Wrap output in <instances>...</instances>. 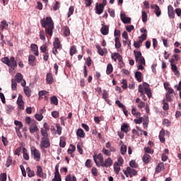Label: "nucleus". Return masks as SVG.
<instances>
[{"instance_id":"47","label":"nucleus","mask_w":181,"mask_h":181,"mask_svg":"<svg viewBox=\"0 0 181 181\" xmlns=\"http://www.w3.org/2000/svg\"><path fill=\"white\" fill-rule=\"evenodd\" d=\"M74 13V6H71L69 8V12H68V18H70L71 15Z\"/></svg>"},{"instance_id":"56","label":"nucleus","mask_w":181,"mask_h":181,"mask_svg":"<svg viewBox=\"0 0 181 181\" xmlns=\"http://www.w3.org/2000/svg\"><path fill=\"white\" fill-rule=\"evenodd\" d=\"M40 39L41 40H46V35L44 30L40 31Z\"/></svg>"},{"instance_id":"61","label":"nucleus","mask_w":181,"mask_h":181,"mask_svg":"<svg viewBox=\"0 0 181 181\" xmlns=\"http://www.w3.org/2000/svg\"><path fill=\"white\" fill-rule=\"evenodd\" d=\"M70 147H71V148L68 149V153H70L71 155V153H73V152H74V151H76V146L71 144Z\"/></svg>"},{"instance_id":"27","label":"nucleus","mask_w":181,"mask_h":181,"mask_svg":"<svg viewBox=\"0 0 181 181\" xmlns=\"http://www.w3.org/2000/svg\"><path fill=\"white\" fill-rule=\"evenodd\" d=\"M159 139L162 144L165 143V129H162L159 134Z\"/></svg>"},{"instance_id":"23","label":"nucleus","mask_w":181,"mask_h":181,"mask_svg":"<svg viewBox=\"0 0 181 181\" xmlns=\"http://www.w3.org/2000/svg\"><path fill=\"white\" fill-rule=\"evenodd\" d=\"M76 136H78V138H86V133H84L83 129H78L76 131Z\"/></svg>"},{"instance_id":"57","label":"nucleus","mask_w":181,"mask_h":181,"mask_svg":"<svg viewBox=\"0 0 181 181\" xmlns=\"http://www.w3.org/2000/svg\"><path fill=\"white\" fill-rule=\"evenodd\" d=\"M102 153L103 155H106V156H110L111 155V151H110V150H107L105 148L102 149Z\"/></svg>"},{"instance_id":"38","label":"nucleus","mask_w":181,"mask_h":181,"mask_svg":"<svg viewBox=\"0 0 181 181\" xmlns=\"http://www.w3.org/2000/svg\"><path fill=\"white\" fill-rule=\"evenodd\" d=\"M26 170L28 177H33V176H35V171L30 170V167L27 168Z\"/></svg>"},{"instance_id":"29","label":"nucleus","mask_w":181,"mask_h":181,"mask_svg":"<svg viewBox=\"0 0 181 181\" xmlns=\"http://www.w3.org/2000/svg\"><path fill=\"white\" fill-rule=\"evenodd\" d=\"M23 157L25 160H29V154H28V149L26 148H23Z\"/></svg>"},{"instance_id":"5","label":"nucleus","mask_w":181,"mask_h":181,"mask_svg":"<svg viewBox=\"0 0 181 181\" xmlns=\"http://www.w3.org/2000/svg\"><path fill=\"white\" fill-rule=\"evenodd\" d=\"M15 81L21 83L22 87H26V81L23 79V76L21 73H17L15 76Z\"/></svg>"},{"instance_id":"54","label":"nucleus","mask_w":181,"mask_h":181,"mask_svg":"<svg viewBox=\"0 0 181 181\" xmlns=\"http://www.w3.org/2000/svg\"><path fill=\"white\" fill-rule=\"evenodd\" d=\"M163 110H164V111H168V110H169V104L165 100H163Z\"/></svg>"},{"instance_id":"62","label":"nucleus","mask_w":181,"mask_h":181,"mask_svg":"<svg viewBox=\"0 0 181 181\" xmlns=\"http://www.w3.org/2000/svg\"><path fill=\"white\" fill-rule=\"evenodd\" d=\"M58 9H60V3L59 1H56L53 6V11H58Z\"/></svg>"},{"instance_id":"7","label":"nucleus","mask_w":181,"mask_h":181,"mask_svg":"<svg viewBox=\"0 0 181 181\" xmlns=\"http://www.w3.org/2000/svg\"><path fill=\"white\" fill-rule=\"evenodd\" d=\"M31 153L33 156V159H35V160H36V162L40 161V151H39V150H37V148H34L33 149H32Z\"/></svg>"},{"instance_id":"52","label":"nucleus","mask_w":181,"mask_h":181,"mask_svg":"<svg viewBox=\"0 0 181 181\" xmlns=\"http://www.w3.org/2000/svg\"><path fill=\"white\" fill-rule=\"evenodd\" d=\"M18 86V83L15 79L11 80V88L12 90H16V87Z\"/></svg>"},{"instance_id":"3","label":"nucleus","mask_w":181,"mask_h":181,"mask_svg":"<svg viewBox=\"0 0 181 181\" xmlns=\"http://www.w3.org/2000/svg\"><path fill=\"white\" fill-rule=\"evenodd\" d=\"M93 160L98 168H100V166H102V168H111V166H112L113 161L111 158H107L105 159V160H103V163H102L101 164H100V163L97 161V158L95 157V156H93Z\"/></svg>"},{"instance_id":"4","label":"nucleus","mask_w":181,"mask_h":181,"mask_svg":"<svg viewBox=\"0 0 181 181\" xmlns=\"http://www.w3.org/2000/svg\"><path fill=\"white\" fill-rule=\"evenodd\" d=\"M40 148L41 151L50 148V139L49 137H42Z\"/></svg>"},{"instance_id":"37","label":"nucleus","mask_w":181,"mask_h":181,"mask_svg":"<svg viewBox=\"0 0 181 181\" xmlns=\"http://www.w3.org/2000/svg\"><path fill=\"white\" fill-rule=\"evenodd\" d=\"M116 49H121V42H119V37H116L115 39Z\"/></svg>"},{"instance_id":"39","label":"nucleus","mask_w":181,"mask_h":181,"mask_svg":"<svg viewBox=\"0 0 181 181\" xmlns=\"http://www.w3.org/2000/svg\"><path fill=\"white\" fill-rule=\"evenodd\" d=\"M47 94L49 93L47 90H40L38 93L39 97H45V98H47Z\"/></svg>"},{"instance_id":"13","label":"nucleus","mask_w":181,"mask_h":181,"mask_svg":"<svg viewBox=\"0 0 181 181\" xmlns=\"http://www.w3.org/2000/svg\"><path fill=\"white\" fill-rule=\"evenodd\" d=\"M103 12H104V7L103 6V4L96 3L95 5V13H97V15H101V13H103Z\"/></svg>"},{"instance_id":"20","label":"nucleus","mask_w":181,"mask_h":181,"mask_svg":"<svg viewBox=\"0 0 181 181\" xmlns=\"http://www.w3.org/2000/svg\"><path fill=\"white\" fill-rule=\"evenodd\" d=\"M31 50L35 54V56H39V48L37 47V45L36 44H31Z\"/></svg>"},{"instance_id":"59","label":"nucleus","mask_w":181,"mask_h":181,"mask_svg":"<svg viewBox=\"0 0 181 181\" xmlns=\"http://www.w3.org/2000/svg\"><path fill=\"white\" fill-rule=\"evenodd\" d=\"M41 135H42L43 138H48L49 134H47V130H45V129H41Z\"/></svg>"},{"instance_id":"64","label":"nucleus","mask_w":181,"mask_h":181,"mask_svg":"<svg viewBox=\"0 0 181 181\" xmlns=\"http://www.w3.org/2000/svg\"><path fill=\"white\" fill-rule=\"evenodd\" d=\"M0 181H6V173H1L0 175Z\"/></svg>"},{"instance_id":"12","label":"nucleus","mask_w":181,"mask_h":181,"mask_svg":"<svg viewBox=\"0 0 181 181\" xmlns=\"http://www.w3.org/2000/svg\"><path fill=\"white\" fill-rule=\"evenodd\" d=\"M37 131H39V128H37V125L36 124V120H33L32 124L30 125V132L35 134V132H37Z\"/></svg>"},{"instance_id":"51","label":"nucleus","mask_w":181,"mask_h":181,"mask_svg":"<svg viewBox=\"0 0 181 181\" xmlns=\"http://www.w3.org/2000/svg\"><path fill=\"white\" fill-rule=\"evenodd\" d=\"M96 49H98V52L100 56H104V51L103 50V48L99 45H97L95 46Z\"/></svg>"},{"instance_id":"36","label":"nucleus","mask_w":181,"mask_h":181,"mask_svg":"<svg viewBox=\"0 0 181 181\" xmlns=\"http://www.w3.org/2000/svg\"><path fill=\"white\" fill-rule=\"evenodd\" d=\"M24 93L27 97H30V93H32V90L28 86H24Z\"/></svg>"},{"instance_id":"53","label":"nucleus","mask_w":181,"mask_h":181,"mask_svg":"<svg viewBox=\"0 0 181 181\" xmlns=\"http://www.w3.org/2000/svg\"><path fill=\"white\" fill-rule=\"evenodd\" d=\"M120 153L122 155H125L127 153V146L126 145H122L121 149H120Z\"/></svg>"},{"instance_id":"33","label":"nucleus","mask_w":181,"mask_h":181,"mask_svg":"<svg viewBox=\"0 0 181 181\" xmlns=\"http://www.w3.org/2000/svg\"><path fill=\"white\" fill-rule=\"evenodd\" d=\"M70 56H73L74 54H76L77 53V47L76 45H72L70 47Z\"/></svg>"},{"instance_id":"28","label":"nucleus","mask_w":181,"mask_h":181,"mask_svg":"<svg viewBox=\"0 0 181 181\" xmlns=\"http://www.w3.org/2000/svg\"><path fill=\"white\" fill-rule=\"evenodd\" d=\"M112 71H114V67L112 66V64H108L107 66L106 74L110 75L111 73H112Z\"/></svg>"},{"instance_id":"8","label":"nucleus","mask_w":181,"mask_h":181,"mask_svg":"<svg viewBox=\"0 0 181 181\" xmlns=\"http://www.w3.org/2000/svg\"><path fill=\"white\" fill-rule=\"evenodd\" d=\"M59 164H57L55 166L54 177L52 181H62V176L60 175V173H59Z\"/></svg>"},{"instance_id":"22","label":"nucleus","mask_w":181,"mask_h":181,"mask_svg":"<svg viewBox=\"0 0 181 181\" xmlns=\"http://www.w3.org/2000/svg\"><path fill=\"white\" fill-rule=\"evenodd\" d=\"M165 168V164L163 163H160L156 168V173H160L162 170Z\"/></svg>"},{"instance_id":"25","label":"nucleus","mask_w":181,"mask_h":181,"mask_svg":"<svg viewBox=\"0 0 181 181\" xmlns=\"http://www.w3.org/2000/svg\"><path fill=\"white\" fill-rule=\"evenodd\" d=\"M134 54L135 56V60L136 62H139V59H141L142 57V53L139 51H134Z\"/></svg>"},{"instance_id":"9","label":"nucleus","mask_w":181,"mask_h":181,"mask_svg":"<svg viewBox=\"0 0 181 181\" xmlns=\"http://www.w3.org/2000/svg\"><path fill=\"white\" fill-rule=\"evenodd\" d=\"M36 175L38 176V177H42V179H46V174L43 173V168H42V166L37 165V171Z\"/></svg>"},{"instance_id":"30","label":"nucleus","mask_w":181,"mask_h":181,"mask_svg":"<svg viewBox=\"0 0 181 181\" xmlns=\"http://www.w3.org/2000/svg\"><path fill=\"white\" fill-rule=\"evenodd\" d=\"M143 162L144 163H149V162H151V156H149V154L145 153L143 156Z\"/></svg>"},{"instance_id":"31","label":"nucleus","mask_w":181,"mask_h":181,"mask_svg":"<svg viewBox=\"0 0 181 181\" xmlns=\"http://www.w3.org/2000/svg\"><path fill=\"white\" fill-rule=\"evenodd\" d=\"M135 78H136L139 83H141L142 81V73L141 71H136L135 73Z\"/></svg>"},{"instance_id":"1","label":"nucleus","mask_w":181,"mask_h":181,"mask_svg":"<svg viewBox=\"0 0 181 181\" xmlns=\"http://www.w3.org/2000/svg\"><path fill=\"white\" fill-rule=\"evenodd\" d=\"M42 28L45 29L46 35L52 37L53 35V29H54V24L53 23V20L52 17H47L45 20H42L40 21Z\"/></svg>"},{"instance_id":"14","label":"nucleus","mask_w":181,"mask_h":181,"mask_svg":"<svg viewBox=\"0 0 181 181\" xmlns=\"http://www.w3.org/2000/svg\"><path fill=\"white\" fill-rule=\"evenodd\" d=\"M28 64L32 67L36 66V57L35 55L30 54L28 56Z\"/></svg>"},{"instance_id":"49","label":"nucleus","mask_w":181,"mask_h":181,"mask_svg":"<svg viewBox=\"0 0 181 181\" xmlns=\"http://www.w3.org/2000/svg\"><path fill=\"white\" fill-rule=\"evenodd\" d=\"M134 46L136 49H139L140 46H142V40H139V41L134 42Z\"/></svg>"},{"instance_id":"60","label":"nucleus","mask_w":181,"mask_h":181,"mask_svg":"<svg viewBox=\"0 0 181 181\" xmlns=\"http://www.w3.org/2000/svg\"><path fill=\"white\" fill-rule=\"evenodd\" d=\"M146 37H148L147 33H143L140 37H139V40H141V42H144V40H146Z\"/></svg>"},{"instance_id":"45","label":"nucleus","mask_w":181,"mask_h":181,"mask_svg":"<svg viewBox=\"0 0 181 181\" xmlns=\"http://www.w3.org/2000/svg\"><path fill=\"white\" fill-rule=\"evenodd\" d=\"M59 146L61 148H66V140H64V137H61L60 142H59Z\"/></svg>"},{"instance_id":"21","label":"nucleus","mask_w":181,"mask_h":181,"mask_svg":"<svg viewBox=\"0 0 181 181\" xmlns=\"http://www.w3.org/2000/svg\"><path fill=\"white\" fill-rule=\"evenodd\" d=\"M100 32L103 36H107L110 32V27L108 25H103L100 29Z\"/></svg>"},{"instance_id":"63","label":"nucleus","mask_w":181,"mask_h":181,"mask_svg":"<svg viewBox=\"0 0 181 181\" xmlns=\"http://www.w3.org/2000/svg\"><path fill=\"white\" fill-rule=\"evenodd\" d=\"M35 118L37 119V121H42V119H43V115L35 114Z\"/></svg>"},{"instance_id":"32","label":"nucleus","mask_w":181,"mask_h":181,"mask_svg":"<svg viewBox=\"0 0 181 181\" xmlns=\"http://www.w3.org/2000/svg\"><path fill=\"white\" fill-rule=\"evenodd\" d=\"M94 156H95L96 160H97V159H98V160H100L99 165H102V163L104 162V157L103 156V154L99 153L98 156L94 155Z\"/></svg>"},{"instance_id":"15","label":"nucleus","mask_w":181,"mask_h":181,"mask_svg":"<svg viewBox=\"0 0 181 181\" xmlns=\"http://www.w3.org/2000/svg\"><path fill=\"white\" fill-rule=\"evenodd\" d=\"M17 104L18 105L19 110H25V107L23 106V104H25V103L23 102L22 95L21 94L18 95Z\"/></svg>"},{"instance_id":"18","label":"nucleus","mask_w":181,"mask_h":181,"mask_svg":"<svg viewBox=\"0 0 181 181\" xmlns=\"http://www.w3.org/2000/svg\"><path fill=\"white\" fill-rule=\"evenodd\" d=\"M46 81L47 84H53L54 83V79L53 78V74H52V73L47 74Z\"/></svg>"},{"instance_id":"6","label":"nucleus","mask_w":181,"mask_h":181,"mask_svg":"<svg viewBox=\"0 0 181 181\" xmlns=\"http://www.w3.org/2000/svg\"><path fill=\"white\" fill-rule=\"evenodd\" d=\"M124 173V175H126L127 177H128V175H130V177H132L133 176H136L138 175V172L136 171V170L131 168V167H127Z\"/></svg>"},{"instance_id":"58","label":"nucleus","mask_w":181,"mask_h":181,"mask_svg":"<svg viewBox=\"0 0 181 181\" xmlns=\"http://www.w3.org/2000/svg\"><path fill=\"white\" fill-rule=\"evenodd\" d=\"M11 165H12V158H11V156H8L6 160V166L7 168H9Z\"/></svg>"},{"instance_id":"19","label":"nucleus","mask_w":181,"mask_h":181,"mask_svg":"<svg viewBox=\"0 0 181 181\" xmlns=\"http://www.w3.org/2000/svg\"><path fill=\"white\" fill-rule=\"evenodd\" d=\"M53 46L54 48L58 49V50H62V44L60 43V40H59L58 37L55 38Z\"/></svg>"},{"instance_id":"11","label":"nucleus","mask_w":181,"mask_h":181,"mask_svg":"<svg viewBox=\"0 0 181 181\" xmlns=\"http://www.w3.org/2000/svg\"><path fill=\"white\" fill-rule=\"evenodd\" d=\"M111 59L114 60V62H122V56L118 52H114L111 54Z\"/></svg>"},{"instance_id":"2","label":"nucleus","mask_w":181,"mask_h":181,"mask_svg":"<svg viewBox=\"0 0 181 181\" xmlns=\"http://www.w3.org/2000/svg\"><path fill=\"white\" fill-rule=\"evenodd\" d=\"M1 62L4 64H6L8 67H11L13 70L15 69V67H18V62L15 61V57H11L10 59L8 57H5L4 58H1Z\"/></svg>"},{"instance_id":"35","label":"nucleus","mask_w":181,"mask_h":181,"mask_svg":"<svg viewBox=\"0 0 181 181\" xmlns=\"http://www.w3.org/2000/svg\"><path fill=\"white\" fill-rule=\"evenodd\" d=\"M51 104H54V105H57L59 104V100L57 96H52L50 98Z\"/></svg>"},{"instance_id":"10","label":"nucleus","mask_w":181,"mask_h":181,"mask_svg":"<svg viewBox=\"0 0 181 181\" xmlns=\"http://www.w3.org/2000/svg\"><path fill=\"white\" fill-rule=\"evenodd\" d=\"M143 86L144 87L145 93L148 97V98H151V97H152V91L149 88V85L148 84V83L144 82Z\"/></svg>"},{"instance_id":"26","label":"nucleus","mask_w":181,"mask_h":181,"mask_svg":"<svg viewBox=\"0 0 181 181\" xmlns=\"http://www.w3.org/2000/svg\"><path fill=\"white\" fill-rule=\"evenodd\" d=\"M154 9H155V13L158 18L162 15V11H160V8H159V6L158 4L154 5Z\"/></svg>"},{"instance_id":"16","label":"nucleus","mask_w":181,"mask_h":181,"mask_svg":"<svg viewBox=\"0 0 181 181\" xmlns=\"http://www.w3.org/2000/svg\"><path fill=\"white\" fill-rule=\"evenodd\" d=\"M168 13L169 18L171 19H175V10L173 9V6H172V5H169L168 6Z\"/></svg>"},{"instance_id":"46","label":"nucleus","mask_w":181,"mask_h":181,"mask_svg":"<svg viewBox=\"0 0 181 181\" xmlns=\"http://www.w3.org/2000/svg\"><path fill=\"white\" fill-rule=\"evenodd\" d=\"M66 181H77V178L76 177V176H72L71 175H69L66 179H65Z\"/></svg>"},{"instance_id":"41","label":"nucleus","mask_w":181,"mask_h":181,"mask_svg":"<svg viewBox=\"0 0 181 181\" xmlns=\"http://www.w3.org/2000/svg\"><path fill=\"white\" fill-rule=\"evenodd\" d=\"M1 30H4V29H8L9 24L6 23V21L4 20L1 22Z\"/></svg>"},{"instance_id":"48","label":"nucleus","mask_w":181,"mask_h":181,"mask_svg":"<svg viewBox=\"0 0 181 181\" xmlns=\"http://www.w3.org/2000/svg\"><path fill=\"white\" fill-rule=\"evenodd\" d=\"M165 98L167 101L172 103V101H173L174 96L173 95L165 94Z\"/></svg>"},{"instance_id":"50","label":"nucleus","mask_w":181,"mask_h":181,"mask_svg":"<svg viewBox=\"0 0 181 181\" xmlns=\"http://www.w3.org/2000/svg\"><path fill=\"white\" fill-rule=\"evenodd\" d=\"M139 93H141V97H145V93H144V85L139 86Z\"/></svg>"},{"instance_id":"24","label":"nucleus","mask_w":181,"mask_h":181,"mask_svg":"<svg viewBox=\"0 0 181 181\" xmlns=\"http://www.w3.org/2000/svg\"><path fill=\"white\" fill-rule=\"evenodd\" d=\"M171 70L173 71L175 75L177 76V77L180 76V73L179 72V70H177V66L175 64L171 65Z\"/></svg>"},{"instance_id":"43","label":"nucleus","mask_w":181,"mask_h":181,"mask_svg":"<svg viewBox=\"0 0 181 181\" xmlns=\"http://www.w3.org/2000/svg\"><path fill=\"white\" fill-rule=\"evenodd\" d=\"M114 170L116 175H118L119 173V170H121V168L118 166V163H115L114 165Z\"/></svg>"},{"instance_id":"34","label":"nucleus","mask_w":181,"mask_h":181,"mask_svg":"<svg viewBox=\"0 0 181 181\" xmlns=\"http://www.w3.org/2000/svg\"><path fill=\"white\" fill-rule=\"evenodd\" d=\"M128 128H129V125H128V124H123L121 127V131L122 132H125V134H128Z\"/></svg>"},{"instance_id":"40","label":"nucleus","mask_w":181,"mask_h":181,"mask_svg":"<svg viewBox=\"0 0 181 181\" xmlns=\"http://www.w3.org/2000/svg\"><path fill=\"white\" fill-rule=\"evenodd\" d=\"M82 146H83V143L78 142L77 144V149H78V153H80V155H83V153Z\"/></svg>"},{"instance_id":"42","label":"nucleus","mask_w":181,"mask_h":181,"mask_svg":"<svg viewBox=\"0 0 181 181\" xmlns=\"http://www.w3.org/2000/svg\"><path fill=\"white\" fill-rule=\"evenodd\" d=\"M64 35L66 37L70 36V28L67 26H65L64 28Z\"/></svg>"},{"instance_id":"55","label":"nucleus","mask_w":181,"mask_h":181,"mask_svg":"<svg viewBox=\"0 0 181 181\" xmlns=\"http://www.w3.org/2000/svg\"><path fill=\"white\" fill-rule=\"evenodd\" d=\"M56 128H57V132L59 135H62V131L63 128L60 126V124H56Z\"/></svg>"},{"instance_id":"44","label":"nucleus","mask_w":181,"mask_h":181,"mask_svg":"<svg viewBox=\"0 0 181 181\" xmlns=\"http://www.w3.org/2000/svg\"><path fill=\"white\" fill-rule=\"evenodd\" d=\"M141 18L144 23L148 21V14L145 11H142Z\"/></svg>"},{"instance_id":"17","label":"nucleus","mask_w":181,"mask_h":181,"mask_svg":"<svg viewBox=\"0 0 181 181\" xmlns=\"http://www.w3.org/2000/svg\"><path fill=\"white\" fill-rule=\"evenodd\" d=\"M120 19L123 23H131V18L127 17V15L125 13H121L120 14Z\"/></svg>"}]
</instances>
